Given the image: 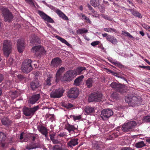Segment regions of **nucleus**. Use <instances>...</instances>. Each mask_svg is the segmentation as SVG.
<instances>
[{
  "label": "nucleus",
  "instance_id": "obj_30",
  "mask_svg": "<svg viewBox=\"0 0 150 150\" xmlns=\"http://www.w3.org/2000/svg\"><path fill=\"white\" fill-rule=\"evenodd\" d=\"M1 122L3 125L7 126H9L11 124V121L6 117L3 118L1 120Z\"/></svg>",
  "mask_w": 150,
  "mask_h": 150
},
{
  "label": "nucleus",
  "instance_id": "obj_57",
  "mask_svg": "<svg viewBox=\"0 0 150 150\" xmlns=\"http://www.w3.org/2000/svg\"><path fill=\"white\" fill-rule=\"evenodd\" d=\"M4 77L3 74H0V83L3 80Z\"/></svg>",
  "mask_w": 150,
  "mask_h": 150
},
{
  "label": "nucleus",
  "instance_id": "obj_60",
  "mask_svg": "<svg viewBox=\"0 0 150 150\" xmlns=\"http://www.w3.org/2000/svg\"><path fill=\"white\" fill-rule=\"evenodd\" d=\"M50 139L52 141L54 139V135L53 134H50Z\"/></svg>",
  "mask_w": 150,
  "mask_h": 150
},
{
  "label": "nucleus",
  "instance_id": "obj_59",
  "mask_svg": "<svg viewBox=\"0 0 150 150\" xmlns=\"http://www.w3.org/2000/svg\"><path fill=\"white\" fill-rule=\"evenodd\" d=\"M122 34L125 35L126 36H127V35L128 34V33H129L125 31H122Z\"/></svg>",
  "mask_w": 150,
  "mask_h": 150
},
{
  "label": "nucleus",
  "instance_id": "obj_40",
  "mask_svg": "<svg viewBox=\"0 0 150 150\" xmlns=\"http://www.w3.org/2000/svg\"><path fill=\"white\" fill-rule=\"evenodd\" d=\"M101 16L102 18L108 21H112V18L111 17L107 15L102 14Z\"/></svg>",
  "mask_w": 150,
  "mask_h": 150
},
{
  "label": "nucleus",
  "instance_id": "obj_3",
  "mask_svg": "<svg viewBox=\"0 0 150 150\" xmlns=\"http://www.w3.org/2000/svg\"><path fill=\"white\" fill-rule=\"evenodd\" d=\"M110 86L114 90L122 94L127 91L126 87L124 85L116 82L111 83Z\"/></svg>",
  "mask_w": 150,
  "mask_h": 150
},
{
  "label": "nucleus",
  "instance_id": "obj_39",
  "mask_svg": "<svg viewBox=\"0 0 150 150\" xmlns=\"http://www.w3.org/2000/svg\"><path fill=\"white\" fill-rule=\"evenodd\" d=\"M103 30L105 31L108 32H112L116 33L117 32L116 30L115 29L111 28H104Z\"/></svg>",
  "mask_w": 150,
  "mask_h": 150
},
{
  "label": "nucleus",
  "instance_id": "obj_36",
  "mask_svg": "<svg viewBox=\"0 0 150 150\" xmlns=\"http://www.w3.org/2000/svg\"><path fill=\"white\" fill-rule=\"evenodd\" d=\"M52 78V77L49 75L47 77V78L45 81V85H46L50 86L51 85V79Z\"/></svg>",
  "mask_w": 150,
  "mask_h": 150
},
{
  "label": "nucleus",
  "instance_id": "obj_29",
  "mask_svg": "<svg viewBox=\"0 0 150 150\" xmlns=\"http://www.w3.org/2000/svg\"><path fill=\"white\" fill-rule=\"evenodd\" d=\"M31 38L32 39L30 41L31 43H37L39 42L40 40V38L38 37L35 36V34H32L31 35Z\"/></svg>",
  "mask_w": 150,
  "mask_h": 150
},
{
  "label": "nucleus",
  "instance_id": "obj_58",
  "mask_svg": "<svg viewBox=\"0 0 150 150\" xmlns=\"http://www.w3.org/2000/svg\"><path fill=\"white\" fill-rule=\"evenodd\" d=\"M121 150H132V149L130 147H126L123 148Z\"/></svg>",
  "mask_w": 150,
  "mask_h": 150
},
{
  "label": "nucleus",
  "instance_id": "obj_23",
  "mask_svg": "<svg viewBox=\"0 0 150 150\" xmlns=\"http://www.w3.org/2000/svg\"><path fill=\"white\" fill-rule=\"evenodd\" d=\"M65 70V68L63 67H61L59 69L56 74V76L54 77L56 82H58L59 80V78L60 75L64 72Z\"/></svg>",
  "mask_w": 150,
  "mask_h": 150
},
{
  "label": "nucleus",
  "instance_id": "obj_5",
  "mask_svg": "<svg viewBox=\"0 0 150 150\" xmlns=\"http://www.w3.org/2000/svg\"><path fill=\"white\" fill-rule=\"evenodd\" d=\"M1 10L4 17L5 21L6 22H10L13 18L12 13L6 8L2 7L1 8Z\"/></svg>",
  "mask_w": 150,
  "mask_h": 150
},
{
  "label": "nucleus",
  "instance_id": "obj_19",
  "mask_svg": "<svg viewBox=\"0 0 150 150\" xmlns=\"http://www.w3.org/2000/svg\"><path fill=\"white\" fill-rule=\"evenodd\" d=\"M40 97V94L33 95L30 97L28 102L31 104H34L38 100Z\"/></svg>",
  "mask_w": 150,
  "mask_h": 150
},
{
  "label": "nucleus",
  "instance_id": "obj_38",
  "mask_svg": "<svg viewBox=\"0 0 150 150\" xmlns=\"http://www.w3.org/2000/svg\"><path fill=\"white\" fill-rule=\"evenodd\" d=\"M6 138L5 134L3 133L0 132V142L1 143L2 141L5 140Z\"/></svg>",
  "mask_w": 150,
  "mask_h": 150
},
{
  "label": "nucleus",
  "instance_id": "obj_41",
  "mask_svg": "<svg viewBox=\"0 0 150 150\" xmlns=\"http://www.w3.org/2000/svg\"><path fill=\"white\" fill-rule=\"evenodd\" d=\"M53 150H67V149H64L61 148L58 145H56L54 146Z\"/></svg>",
  "mask_w": 150,
  "mask_h": 150
},
{
  "label": "nucleus",
  "instance_id": "obj_62",
  "mask_svg": "<svg viewBox=\"0 0 150 150\" xmlns=\"http://www.w3.org/2000/svg\"><path fill=\"white\" fill-rule=\"evenodd\" d=\"M127 2H128L130 4H131L132 6H134V5H133V4L132 1L130 0H127Z\"/></svg>",
  "mask_w": 150,
  "mask_h": 150
},
{
  "label": "nucleus",
  "instance_id": "obj_2",
  "mask_svg": "<svg viewBox=\"0 0 150 150\" xmlns=\"http://www.w3.org/2000/svg\"><path fill=\"white\" fill-rule=\"evenodd\" d=\"M32 60L30 59H27L22 62L21 65V69L24 73L28 74L33 69L31 65Z\"/></svg>",
  "mask_w": 150,
  "mask_h": 150
},
{
  "label": "nucleus",
  "instance_id": "obj_24",
  "mask_svg": "<svg viewBox=\"0 0 150 150\" xmlns=\"http://www.w3.org/2000/svg\"><path fill=\"white\" fill-rule=\"evenodd\" d=\"M78 139H71L67 143L69 146L71 147L74 146L78 144L77 142Z\"/></svg>",
  "mask_w": 150,
  "mask_h": 150
},
{
  "label": "nucleus",
  "instance_id": "obj_48",
  "mask_svg": "<svg viewBox=\"0 0 150 150\" xmlns=\"http://www.w3.org/2000/svg\"><path fill=\"white\" fill-rule=\"evenodd\" d=\"M73 106V105L71 103H68L65 106V107L67 109L71 108Z\"/></svg>",
  "mask_w": 150,
  "mask_h": 150
},
{
  "label": "nucleus",
  "instance_id": "obj_25",
  "mask_svg": "<svg viewBox=\"0 0 150 150\" xmlns=\"http://www.w3.org/2000/svg\"><path fill=\"white\" fill-rule=\"evenodd\" d=\"M106 39L109 41L110 42L113 44H117V40L116 38L113 36L109 35L106 38Z\"/></svg>",
  "mask_w": 150,
  "mask_h": 150
},
{
  "label": "nucleus",
  "instance_id": "obj_16",
  "mask_svg": "<svg viewBox=\"0 0 150 150\" xmlns=\"http://www.w3.org/2000/svg\"><path fill=\"white\" fill-rule=\"evenodd\" d=\"M50 8L51 9L54 11L59 16L63 19L66 20H69L68 17L60 10L59 9H56V8L55 7L52 6H50Z\"/></svg>",
  "mask_w": 150,
  "mask_h": 150
},
{
  "label": "nucleus",
  "instance_id": "obj_14",
  "mask_svg": "<svg viewBox=\"0 0 150 150\" xmlns=\"http://www.w3.org/2000/svg\"><path fill=\"white\" fill-rule=\"evenodd\" d=\"M68 96L70 98H76L79 94V89L75 87L71 88L68 92Z\"/></svg>",
  "mask_w": 150,
  "mask_h": 150
},
{
  "label": "nucleus",
  "instance_id": "obj_53",
  "mask_svg": "<svg viewBox=\"0 0 150 150\" xmlns=\"http://www.w3.org/2000/svg\"><path fill=\"white\" fill-rule=\"evenodd\" d=\"M81 118V115H78V116H74V120H79Z\"/></svg>",
  "mask_w": 150,
  "mask_h": 150
},
{
  "label": "nucleus",
  "instance_id": "obj_22",
  "mask_svg": "<svg viewBox=\"0 0 150 150\" xmlns=\"http://www.w3.org/2000/svg\"><path fill=\"white\" fill-rule=\"evenodd\" d=\"M65 129L69 131L70 134L72 133V132L75 133V130L77 129L75 127L74 125H71L68 123L65 125Z\"/></svg>",
  "mask_w": 150,
  "mask_h": 150
},
{
  "label": "nucleus",
  "instance_id": "obj_34",
  "mask_svg": "<svg viewBox=\"0 0 150 150\" xmlns=\"http://www.w3.org/2000/svg\"><path fill=\"white\" fill-rule=\"evenodd\" d=\"M84 110L86 113L89 114L92 112L94 111V109L93 108L88 106L85 108Z\"/></svg>",
  "mask_w": 150,
  "mask_h": 150
},
{
  "label": "nucleus",
  "instance_id": "obj_35",
  "mask_svg": "<svg viewBox=\"0 0 150 150\" xmlns=\"http://www.w3.org/2000/svg\"><path fill=\"white\" fill-rule=\"evenodd\" d=\"M146 146L143 141H141L136 143L135 144V146L137 148H141Z\"/></svg>",
  "mask_w": 150,
  "mask_h": 150
},
{
  "label": "nucleus",
  "instance_id": "obj_1",
  "mask_svg": "<svg viewBox=\"0 0 150 150\" xmlns=\"http://www.w3.org/2000/svg\"><path fill=\"white\" fill-rule=\"evenodd\" d=\"M125 100L132 106H138L141 104L142 101L140 97H137L131 94H129L125 96Z\"/></svg>",
  "mask_w": 150,
  "mask_h": 150
},
{
  "label": "nucleus",
  "instance_id": "obj_27",
  "mask_svg": "<svg viewBox=\"0 0 150 150\" xmlns=\"http://www.w3.org/2000/svg\"><path fill=\"white\" fill-rule=\"evenodd\" d=\"M128 10L131 12L132 15L138 17L139 18H142V16L141 14L136 10H134V9H128Z\"/></svg>",
  "mask_w": 150,
  "mask_h": 150
},
{
  "label": "nucleus",
  "instance_id": "obj_61",
  "mask_svg": "<svg viewBox=\"0 0 150 150\" xmlns=\"http://www.w3.org/2000/svg\"><path fill=\"white\" fill-rule=\"evenodd\" d=\"M24 134L23 132L21 133V134L20 136V140H22L23 139V134Z\"/></svg>",
  "mask_w": 150,
  "mask_h": 150
},
{
  "label": "nucleus",
  "instance_id": "obj_18",
  "mask_svg": "<svg viewBox=\"0 0 150 150\" xmlns=\"http://www.w3.org/2000/svg\"><path fill=\"white\" fill-rule=\"evenodd\" d=\"M37 129L42 135H44L47 139H48V130L45 127L40 125L38 126Z\"/></svg>",
  "mask_w": 150,
  "mask_h": 150
},
{
  "label": "nucleus",
  "instance_id": "obj_33",
  "mask_svg": "<svg viewBox=\"0 0 150 150\" xmlns=\"http://www.w3.org/2000/svg\"><path fill=\"white\" fill-rule=\"evenodd\" d=\"M86 69V68L84 67H78L76 70H74V71L76 73L75 74L76 76L77 75L80 74L83 70H85Z\"/></svg>",
  "mask_w": 150,
  "mask_h": 150
},
{
  "label": "nucleus",
  "instance_id": "obj_20",
  "mask_svg": "<svg viewBox=\"0 0 150 150\" xmlns=\"http://www.w3.org/2000/svg\"><path fill=\"white\" fill-rule=\"evenodd\" d=\"M17 47L19 52L21 53L23 52L24 48V40L22 38L18 39L17 42Z\"/></svg>",
  "mask_w": 150,
  "mask_h": 150
},
{
  "label": "nucleus",
  "instance_id": "obj_28",
  "mask_svg": "<svg viewBox=\"0 0 150 150\" xmlns=\"http://www.w3.org/2000/svg\"><path fill=\"white\" fill-rule=\"evenodd\" d=\"M83 78V76L81 75L76 79L74 81V85L76 86H79L80 84V82L82 81Z\"/></svg>",
  "mask_w": 150,
  "mask_h": 150
},
{
  "label": "nucleus",
  "instance_id": "obj_13",
  "mask_svg": "<svg viewBox=\"0 0 150 150\" xmlns=\"http://www.w3.org/2000/svg\"><path fill=\"white\" fill-rule=\"evenodd\" d=\"M41 84L40 82L38 80L37 78H35L30 83V87L33 91H36L40 89Z\"/></svg>",
  "mask_w": 150,
  "mask_h": 150
},
{
  "label": "nucleus",
  "instance_id": "obj_47",
  "mask_svg": "<svg viewBox=\"0 0 150 150\" xmlns=\"http://www.w3.org/2000/svg\"><path fill=\"white\" fill-rule=\"evenodd\" d=\"M99 43L100 42L99 41H96L91 42V44L92 46H95L96 45H98Z\"/></svg>",
  "mask_w": 150,
  "mask_h": 150
},
{
  "label": "nucleus",
  "instance_id": "obj_31",
  "mask_svg": "<svg viewBox=\"0 0 150 150\" xmlns=\"http://www.w3.org/2000/svg\"><path fill=\"white\" fill-rule=\"evenodd\" d=\"M90 3L92 6L95 7H98L100 5L99 0H91Z\"/></svg>",
  "mask_w": 150,
  "mask_h": 150
},
{
  "label": "nucleus",
  "instance_id": "obj_42",
  "mask_svg": "<svg viewBox=\"0 0 150 150\" xmlns=\"http://www.w3.org/2000/svg\"><path fill=\"white\" fill-rule=\"evenodd\" d=\"M114 65L120 68H122L124 67V66L122 65L120 63L116 61L114 63Z\"/></svg>",
  "mask_w": 150,
  "mask_h": 150
},
{
  "label": "nucleus",
  "instance_id": "obj_6",
  "mask_svg": "<svg viewBox=\"0 0 150 150\" xmlns=\"http://www.w3.org/2000/svg\"><path fill=\"white\" fill-rule=\"evenodd\" d=\"M65 90L63 88H59L53 90L50 93V97L52 98H59L63 96Z\"/></svg>",
  "mask_w": 150,
  "mask_h": 150
},
{
  "label": "nucleus",
  "instance_id": "obj_56",
  "mask_svg": "<svg viewBox=\"0 0 150 150\" xmlns=\"http://www.w3.org/2000/svg\"><path fill=\"white\" fill-rule=\"evenodd\" d=\"M58 136L60 137H63L65 136V133L64 132L62 133H60L58 134Z\"/></svg>",
  "mask_w": 150,
  "mask_h": 150
},
{
  "label": "nucleus",
  "instance_id": "obj_7",
  "mask_svg": "<svg viewBox=\"0 0 150 150\" xmlns=\"http://www.w3.org/2000/svg\"><path fill=\"white\" fill-rule=\"evenodd\" d=\"M12 43L9 41L5 40L3 45V50L4 55L8 57L12 50Z\"/></svg>",
  "mask_w": 150,
  "mask_h": 150
},
{
  "label": "nucleus",
  "instance_id": "obj_15",
  "mask_svg": "<svg viewBox=\"0 0 150 150\" xmlns=\"http://www.w3.org/2000/svg\"><path fill=\"white\" fill-rule=\"evenodd\" d=\"M105 148L103 144L100 142L92 141V148L93 150H101Z\"/></svg>",
  "mask_w": 150,
  "mask_h": 150
},
{
  "label": "nucleus",
  "instance_id": "obj_10",
  "mask_svg": "<svg viewBox=\"0 0 150 150\" xmlns=\"http://www.w3.org/2000/svg\"><path fill=\"white\" fill-rule=\"evenodd\" d=\"M102 96V94L101 93L93 92L89 96L88 101L89 102L100 101L101 100Z\"/></svg>",
  "mask_w": 150,
  "mask_h": 150
},
{
  "label": "nucleus",
  "instance_id": "obj_37",
  "mask_svg": "<svg viewBox=\"0 0 150 150\" xmlns=\"http://www.w3.org/2000/svg\"><path fill=\"white\" fill-rule=\"evenodd\" d=\"M88 30L85 28H81L78 30H77V33L79 34H82L83 33H85L88 32Z\"/></svg>",
  "mask_w": 150,
  "mask_h": 150
},
{
  "label": "nucleus",
  "instance_id": "obj_49",
  "mask_svg": "<svg viewBox=\"0 0 150 150\" xmlns=\"http://www.w3.org/2000/svg\"><path fill=\"white\" fill-rule=\"evenodd\" d=\"M17 77L18 79L21 80L24 79L25 78V77L23 75H21V74H18L17 76Z\"/></svg>",
  "mask_w": 150,
  "mask_h": 150
},
{
  "label": "nucleus",
  "instance_id": "obj_17",
  "mask_svg": "<svg viewBox=\"0 0 150 150\" xmlns=\"http://www.w3.org/2000/svg\"><path fill=\"white\" fill-rule=\"evenodd\" d=\"M38 13L40 16L45 21H46L48 23H54V20L50 17L43 12L38 11Z\"/></svg>",
  "mask_w": 150,
  "mask_h": 150
},
{
  "label": "nucleus",
  "instance_id": "obj_21",
  "mask_svg": "<svg viewBox=\"0 0 150 150\" xmlns=\"http://www.w3.org/2000/svg\"><path fill=\"white\" fill-rule=\"evenodd\" d=\"M62 62L61 59L59 57H56L52 59L51 62V65L56 67L60 65Z\"/></svg>",
  "mask_w": 150,
  "mask_h": 150
},
{
  "label": "nucleus",
  "instance_id": "obj_45",
  "mask_svg": "<svg viewBox=\"0 0 150 150\" xmlns=\"http://www.w3.org/2000/svg\"><path fill=\"white\" fill-rule=\"evenodd\" d=\"M38 146H27L26 147V149L30 150L31 149H36V148H38Z\"/></svg>",
  "mask_w": 150,
  "mask_h": 150
},
{
  "label": "nucleus",
  "instance_id": "obj_44",
  "mask_svg": "<svg viewBox=\"0 0 150 150\" xmlns=\"http://www.w3.org/2000/svg\"><path fill=\"white\" fill-rule=\"evenodd\" d=\"M118 96V94L117 92H115L112 93L111 95L112 98L114 99H117Z\"/></svg>",
  "mask_w": 150,
  "mask_h": 150
},
{
  "label": "nucleus",
  "instance_id": "obj_9",
  "mask_svg": "<svg viewBox=\"0 0 150 150\" xmlns=\"http://www.w3.org/2000/svg\"><path fill=\"white\" fill-rule=\"evenodd\" d=\"M113 114V112L111 109L109 108L104 109L101 112L100 117L103 120H107Z\"/></svg>",
  "mask_w": 150,
  "mask_h": 150
},
{
  "label": "nucleus",
  "instance_id": "obj_63",
  "mask_svg": "<svg viewBox=\"0 0 150 150\" xmlns=\"http://www.w3.org/2000/svg\"><path fill=\"white\" fill-rule=\"evenodd\" d=\"M127 35V36L129 38H134V37L129 33H128Z\"/></svg>",
  "mask_w": 150,
  "mask_h": 150
},
{
  "label": "nucleus",
  "instance_id": "obj_55",
  "mask_svg": "<svg viewBox=\"0 0 150 150\" xmlns=\"http://www.w3.org/2000/svg\"><path fill=\"white\" fill-rule=\"evenodd\" d=\"M113 4L114 5V6L115 7L117 8H121V7L120 5H119L115 3L114 2L113 3Z\"/></svg>",
  "mask_w": 150,
  "mask_h": 150
},
{
  "label": "nucleus",
  "instance_id": "obj_11",
  "mask_svg": "<svg viewBox=\"0 0 150 150\" xmlns=\"http://www.w3.org/2000/svg\"><path fill=\"white\" fill-rule=\"evenodd\" d=\"M76 73L74 70H70L67 71L64 75L63 80L67 81L72 80L76 76Z\"/></svg>",
  "mask_w": 150,
  "mask_h": 150
},
{
  "label": "nucleus",
  "instance_id": "obj_12",
  "mask_svg": "<svg viewBox=\"0 0 150 150\" xmlns=\"http://www.w3.org/2000/svg\"><path fill=\"white\" fill-rule=\"evenodd\" d=\"M32 51L35 53V55L37 57L42 54H45L46 51L43 48L40 46H35L33 47Z\"/></svg>",
  "mask_w": 150,
  "mask_h": 150
},
{
  "label": "nucleus",
  "instance_id": "obj_50",
  "mask_svg": "<svg viewBox=\"0 0 150 150\" xmlns=\"http://www.w3.org/2000/svg\"><path fill=\"white\" fill-rule=\"evenodd\" d=\"M107 71V72L108 73H110L111 74H112V75H115V74H117L116 73V72H115L113 71H112V70H111L109 69H106Z\"/></svg>",
  "mask_w": 150,
  "mask_h": 150
},
{
  "label": "nucleus",
  "instance_id": "obj_46",
  "mask_svg": "<svg viewBox=\"0 0 150 150\" xmlns=\"http://www.w3.org/2000/svg\"><path fill=\"white\" fill-rule=\"evenodd\" d=\"M81 15H82V19H84L85 20L87 21L89 23H90L91 21L90 20H89V18L87 17L86 16H85V15L82 14H81Z\"/></svg>",
  "mask_w": 150,
  "mask_h": 150
},
{
  "label": "nucleus",
  "instance_id": "obj_8",
  "mask_svg": "<svg viewBox=\"0 0 150 150\" xmlns=\"http://www.w3.org/2000/svg\"><path fill=\"white\" fill-rule=\"evenodd\" d=\"M137 125L136 122L132 121L125 123L122 125V130L125 132L132 131Z\"/></svg>",
  "mask_w": 150,
  "mask_h": 150
},
{
  "label": "nucleus",
  "instance_id": "obj_32",
  "mask_svg": "<svg viewBox=\"0 0 150 150\" xmlns=\"http://www.w3.org/2000/svg\"><path fill=\"white\" fill-rule=\"evenodd\" d=\"M56 38L59 40H60L62 42L65 44L68 47H70L71 45L68 42L63 38H61L60 36H56Z\"/></svg>",
  "mask_w": 150,
  "mask_h": 150
},
{
  "label": "nucleus",
  "instance_id": "obj_26",
  "mask_svg": "<svg viewBox=\"0 0 150 150\" xmlns=\"http://www.w3.org/2000/svg\"><path fill=\"white\" fill-rule=\"evenodd\" d=\"M94 81L91 78L88 79L85 81L86 86L88 88H90L93 86Z\"/></svg>",
  "mask_w": 150,
  "mask_h": 150
},
{
  "label": "nucleus",
  "instance_id": "obj_4",
  "mask_svg": "<svg viewBox=\"0 0 150 150\" xmlns=\"http://www.w3.org/2000/svg\"><path fill=\"white\" fill-rule=\"evenodd\" d=\"M39 106L37 105L33 108H28L24 106L23 108V114L26 116H32L39 109Z\"/></svg>",
  "mask_w": 150,
  "mask_h": 150
},
{
  "label": "nucleus",
  "instance_id": "obj_51",
  "mask_svg": "<svg viewBox=\"0 0 150 150\" xmlns=\"http://www.w3.org/2000/svg\"><path fill=\"white\" fill-rule=\"evenodd\" d=\"M25 1L31 5L34 6V4L33 2V0H25Z\"/></svg>",
  "mask_w": 150,
  "mask_h": 150
},
{
  "label": "nucleus",
  "instance_id": "obj_54",
  "mask_svg": "<svg viewBox=\"0 0 150 150\" xmlns=\"http://www.w3.org/2000/svg\"><path fill=\"white\" fill-rule=\"evenodd\" d=\"M142 26L144 28L147 30L148 28H149V26L148 25L144 24L142 25Z\"/></svg>",
  "mask_w": 150,
  "mask_h": 150
},
{
  "label": "nucleus",
  "instance_id": "obj_52",
  "mask_svg": "<svg viewBox=\"0 0 150 150\" xmlns=\"http://www.w3.org/2000/svg\"><path fill=\"white\" fill-rule=\"evenodd\" d=\"M52 142L54 144H58L60 143V142L58 140L55 139L52 141Z\"/></svg>",
  "mask_w": 150,
  "mask_h": 150
},
{
  "label": "nucleus",
  "instance_id": "obj_43",
  "mask_svg": "<svg viewBox=\"0 0 150 150\" xmlns=\"http://www.w3.org/2000/svg\"><path fill=\"white\" fill-rule=\"evenodd\" d=\"M144 120L145 122H150V115L144 117Z\"/></svg>",
  "mask_w": 150,
  "mask_h": 150
},
{
  "label": "nucleus",
  "instance_id": "obj_64",
  "mask_svg": "<svg viewBox=\"0 0 150 150\" xmlns=\"http://www.w3.org/2000/svg\"><path fill=\"white\" fill-rule=\"evenodd\" d=\"M144 60L148 64L150 65V62L149 61L146 59Z\"/></svg>",
  "mask_w": 150,
  "mask_h": 150
}]
</instances>
